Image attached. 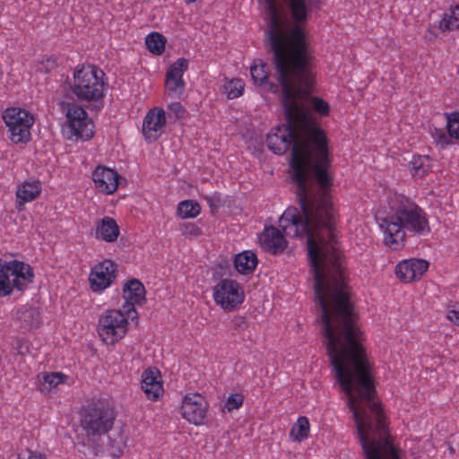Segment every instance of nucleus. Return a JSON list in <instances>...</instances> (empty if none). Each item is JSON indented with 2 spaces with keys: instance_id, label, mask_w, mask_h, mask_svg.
Listing matches in <instances>:
<instances>
[{
  "instance_id": "20",
  "label": "nucleus",
  "mask_w": 459,
  "mask_h": 459,
  "mask_svg": "<svg viewBox=\"0 0 459 459\" xmlns=\"http://www.w3.org/2000/svg\"><path fill=\"white\" fill-rule=\"evenodd\" d=\"M119 227L117 221L111 217L106 216L96 224V238L106 242L111 243L116 241L119 236Z\"/></svg>"
},
{
  "instance_id": "42",
  "label": "nucleus",
  "mask_w": 459,
  "mask_h": 459,
  "mask_svg": "<svg viewBox=\"0 0 459 459\" xmlns=\"http://www.w3.org/2000/svg\"><path fill=\"white\" fill-rule=\"evenodd\" d=\"M56 67V62L53 58H47L38 65V71L41 73H49Z\"/></svg>"
},
{
  "instance_id": "45",
  "label": "nucleus",
  "mask_w": 459,
  "mask_h": 459,
  "mask_svg": "<svg viewBox=\"0 0 459 459\" xmlns=\"http://www.w3.org/2000/svg\"><path fill=\"white\" fill-rule=\"evenodd\" d=\"M2 75H3V73H2V71L0 70V78L2 77Z\"/></svg>"
},
{
  "instance_id": "10",
  "label": "nucleus",
  "mask_w": 459,
  "mask_h": 459,
  "mask_svg": "<svg viewBox=\"0 0 459 459\" xmlns=\"http://www.w3.org/2000/svg\"><path fill=\"white\" fill-rule=\"evenodd\" d=\"M62 107L67 117V125L73 135L83 140L93 136V124L88 117L87 112L75 103L63 102Z\"/></svg>"
},
{
  "instance_id": "11",
  "label": "nucleus",
  "mask_w": 459,
  "mask_h": 459,
  "mask_svg": "<svg viewBox=\"0 0 459 459\" xmlns=\"http://www.w3.org/2000/svg\"><path fill=\"white\" fill-rule=\"evenodd\" d=\"M117 264L109 259L96 264L90 272L89 283L93 292L109 288L117 276Z\"/></svg>"
},
{
  "instance_id": "5",
  "label": "nucleus",
  "mask_w": 459,
  "mask_h": 459,
  "mask_svg": "<svg viewBox=\"0 0 459 459\" xmlns=\"http://www.w3.org/2000/svg\"><path fill=\"white\" fill-rule=\"evenodd\" d=\"M115 419L113 408L108 403L98 402L83 409L80 426L88 440L96 443L113 428Z\"/></svg>"
},
{
  "instance_id": "33",
  "label": "nucleus",
  "mask_w": 459,
  "mask_h": 459,
  "mask_svg": "<svg viewBox=\"0 0 459 459\" xmlns=\"http://www.w3.org/2000/svg\"><path fill=\"white\" fill-rule=\"evenodd\" d=\"M20 318L30 326H37L39 323V313L34 307H28L21 310Z\"/></svg>"
},
{
  "instance_id": "39",
  "label": "nucleus",
  "mask_w": 459,
  "mask_h": 459,
  "mask_svg": "<svg viewBox=\"0 0 459 459\" xmlns=\"http://www.w3.org/2000/svg\"><path fill=\"white\" fill-rule=\"evenodd\" d=\"M168 113L169 118L177 120L185 116L186 109L180 102L175 101L168 106Z\"/></svg>"
},
{
  "instance_id": "14",
  "label": "nucleus",
  "mask_w": 459,
  "mask_h": 459,
  "mask_svg": "<svg viewBox=\"0 0 459 459\" xmlns=\"http://www.w3.org/2000/svg\"><path fill=\"white\" fill-rule=\"evenodd\" d=\"M428 268V261L420 258H411L399 262L395 266L394 273L401 281L410 283L420 280Z\"/></svg>"
},
{
  "instance_id": "30",
  "label": "nucleus",
  "mask_w": 459,
  "mask_h": 459,
  "mask_svg": "<svg viewBox=\"0 0 459 459\" xmlns=\"http://www.w3.org/2000/svg\"><path fill=\"white\" fill-rule=\"evenodd\" d=\"M410 164L414 176L421 178L429 171V160L427 156L413 157Z\"/></svg>"
},
{
  "instance_id": "26",
  "label": "nucleus",
  "mask_w": 459,
  "mask_h": 459,
  "mask_svg": "<svg viewBox=\"0 0 459 459\" xmlns=\"http://www.w3.org/2000/svg\"><path fill=\"white\" fill-rule=\"evenodd\" d=\"M201 212L200 204L194 200L181 201L177 207V214L181 219L196 218Z\"/></svg>"
},
{
  "instance_id": "36",
  "label": "nucleus",
  "mask_w": 459,
  "mask_h": 459,
  "mask_svg": "<svg viewBox=\"0 0 459 459\" xmlns=\"http://www.w3.org/2000/svg\"><path fill=\"white\" fill-rule=\"evenodd\" d=\"M446 128L451 137L459 140V113H453L447 117Z\"/></svg>"
},
{
  "instance_id": "9",
  "label": "nucleus",
  "mask_w": 459,
  "mask_h": 459,
  "mask_svg": "<svg viewBox=\"0 0 459 459\" xmlns=\"http://www.w3.org/2000/svg\"><path fill=\"white\" fill-rule=\"evenodd\" d=\"M215 303L225 311L236 309L245 299L243 289L238 282L230 279H223L213 288Z\"/></svg>"
},
{
  "instance_id": "27",
  "label": "nucleus",
  "mask_w": 459,
  "mask_h": 459,
  "mask_svg": "<svg viewBox=\"0 0 459 459\" xmlns=\"http://www.w3.org/2000/svg\"><path fill=\"white\" fill-rule=\"evenodd\" d=\"M166 38L159 32H152L145 38V44L150 52L161 55L164 52Z\"/></svg>"
},
{
  "instance_id": "1",
  "label": "nucleus",
  "mask_w": 459,
  "mask_h": 459,
  "mask_svg": "<svg viewBox=\"0 0 459 459\" xmlns=\"http://www.w3.org/2000/svg\"><path fill=\"white\" fill-rule=\"evenodd\" d=\"M293 47L292 52L273 51L288 125L273 128L266 143L275 154L284 153L292 143L291 177L301 212L287 208L279 226L286 236L307 239L321 320L355 321L335 239L327 138L300 101L314 84V52L305 42Z\"/></svg>"
},
{
  "instance_id": "22",
  "label": "nucleus",
  "mask_w": 459,
  "mask_h": 459,
  "mask_svg": "<svg viewBox=\"0 0 459 459\" xmlns=\"http://www.w3.org/2000/svg\"><path fill=\"white\" fill-rule=\"evenodd\" d=\"M314 61H316V56H314ZM313 73H315V62H313ZM314 83H316V74H314ZM314 86H312L311 91H314ZM312 92L307 94L306 97L300 99V101L309 108V112H311V108L317 113L321 117H327L330 114V106L329 104L320 97H311L308 99ZM312 114V113H310ZM313 116V115H311ZM314 118V117H312Z\"/></svg>"
},
{
  "instance_id": "38",
  "label": "nucleus",
  "mask_w": 459,
  "mask_h": 459,
  "mask_svg": "<svg viewBox=\"0 0 459 459\" xmlns=\"http://www.w3.org/2000/svg\"><path fill=\"white\" fill-rule=\"evenodd\" d=\"M108 446V451L112 456H120L124 452L125 443L122 440V437H119L118 439L111 440L109 437Z\"/></svg>"
},
{
  "instance_id": "40",
  "label": "nucleus",
  "mask_w": 459,
  "mask_h": 459,
  "mask_svg": "<svg viewBox=\"0 0 459 459\" xmlns=\"http://www.w3.org/2000/svg\"><path fill=\"white\" fill-rule=\"evenodd\" d=\"M231 328L235 331H245L248 328L249 323L244 316H235L230 322Z\"/></svg>"
},
{
  "instance_id": "23",
  "label": "nucleus",
  "mask_w": 459,
  "mask_h": 459,
  "mask_svg": "<svg viewBox=\"0 0 459 459\" xmlns=\"http://www.w3.org/2000/svg\"><path fill=\"white\" fill-rule=\"evenodd\" d=\"M258 259L256 255L251 250H246L235 256L234 266L241 274H250L256 268Z\"/></svg>"
},
{
  "instance_id": "29",
  "label": "nucleus",
  "mask_w": 459,
  "mask_h": 459,
  "mask_svg": "<svg viewBox=\"0 0 459 459\" xmlns=\"http://www.w3.org/2000/svg\"><path fill=\"white\" fill-rule=\"evenodd\" d=\"M309 433V421L307 417H299L290 429V436L295 441H301L307 437Z\"/></svg>"
},
{
  "instance_id": "25",
  "label": "nucleus",
  "mask_w": 459,
  "mask_h": 459,
  "mask_svg": "<svg viewBox=\"0 0 459 459\" xmlns=\"http://www.w3.org/2000/svg\"><path fill=\"white\" fill-rule=\"evenodd\" d=\"M68 377L61 372H44L38 376L39 390L43 394H48L58 385L65 383Z\"/></svg>"
},
{
  "instance_id": "15",
  "label": "nucleus",
  "mask_w": 459,
  "mask_h": 459,
  "mask_svg": "<svg viewBox=\"0 0 459 459\" xmlns=\"http://www.w3.org/2000/svg\"><path fill=\"white\" fill-rule=\"evenodd\" d=\"M141 389L150 401H159L164 395L163 381L160 372L149 368L142 373Z\"/></svg>"
},
{
  "instance_id": "21",
  "label": "nucleus",
  "mask_w": 459,
  "mask_h": 459,
  "mask_svg": "<svg viewBox=\"0 0 459 459\" xmlns=\"http://www.w3.org/2000/svg\"><path fill=\"white\" fill-rule=\"evenodd\" d=\"M432 28H437L441 32L459 30V4L451 6L442 14L438 23L430 25L427 31L432 33Z\"/></svg>"
},
{
  "instance_id": "43",
  "label": "nucleus",
  "mask_w": 459,
  "mask_h": 459,
  "mask_svg": "<svg viewBox=\"0 0 459 459\" xmlns=\"http://www.w3.org/2000/svg\"><path fill=\"white\" fill-rule=\"evenodd\" d=\"M18 459H47L46 456L40 453L31 450H26L19 454Z\"/></svg>"
},
{
  "instance_id": "13",
  "label": "nucleus",
  "mask_w": 459,
  "mask_h": 459,
  "mask_svg": "<svg viewBox=\"0 0 459 459\" xmlns=\"http://www.w3.org/2000/svg\"><path fill=\"white\" fill-rule=\"evenodd\" d=\"M167 124L166 112L162 108H151L143 120V134L146 142L157 141L165 132Z\"/></svg>"
},
{
  "instance_id": "18",
  "label": "nucleus",
  "mask_w": 459,
  "mask_h": 459,
  "mask_svg": "<svg viewBox=\"0 0 459 459\" xmlns=\"http://www.w3.org/2000/svg\"><path fill=\"white\" fill-rule=\"evenodd\" d=\"M259 240L263 249L273 255L281 253L287 247V240L284 235L273 226L264 228Z\"/></svg>"
},
{
  "instance_id": "44",
  "label": "nucleus",
  "mask_w": 459,
  "mask_h": 459,
  "mask_svg": "<svg viewBox=\"0 0 459 459\" xmlns=\"http://www.w3.org/2000/svg\"><path fill=\"white\" fill-rule=\"evenodd\" d=\"M196 1H197V0H185V2H186V4L195 3V2H196Z\"/></svg>"
},
{
  "instance_id": "16",
  "label": "nucleus",
  "mask_w": 459,
  "mask_h": 459,
  "mask_svg": "<svg viewBox=\"0 0 459 459\" xmlns=\"http://www.w3.org/2000/svg\"><path fill=\"white\" fill-rule=\"evenodd\" d=\"M145 288L143 284L137 279H132L127 281L123 287V297L125 303L123 308L126 312L131 313L134 317H137L136 305H142L145 300Z\"/></svg>"
},
{
  "instance_id": "17",
  "label": "nucleus",
  "mask_w": 459,
  "mask_h": 459,
  "mask_svg": "<svg viewBox=\"0 0 459 459\" xmlns=\"http://www.w3.org/2000/svg\"><path fill=\"white\" fill-rule=\"evenodd\" d=\"M119 178L117 171L102 165L97 166L91 174L95 188L107 195L116 192Z\"/></svg>"
},
{
  "instance_id": "7",
  "label": "nucleus",
  "mask_w": 459,
  "mask_h": 459,
  "mask_svg": "<svg viewBox=\"0 0 459 459\" xmlns=\"http://www.w3.org/2000/svg\"><path fill=\"white\" fill-rule=\"evenodd\" d=\"M134 319L137 317L126 312L123 307L119 309H107L99 318L98 334L106 344H115L126 336L129 320Z\"/></svg>"
},
{
  "instance_id": "6",
  "label": "nucleus",
  "mask_w": 459,
  "mask_h": 459,
  "mask_svg": "<svg viewBox=\"0 0 459 459\" xmlns=\"http://www.w3.org/2000/svg\"><path fill=\"white\" fill-rule=\"evenodd\" d=\"M33 279L30 264L18 260L4 262L0 264V296H9L13 290L23 291Z\"/></svg>"
},
{
  "instance_id": "28",
  "label": "nucleus",
  "mask_w": 459,
  "mask_h": 459,
  "mask_svg": "<svg viewBox=\"0 0 459 459\" xmlns=\"http://www.w3.org/2000/svg\"><path fill=\"white\" fill-rule=\"evenodd\" d=\"M245 83L241 79H231L227 81L222 86V92L228 99L233 100L243 94Z\"/></svg>"
},
{
  "instance_id": "31",
  "label": "nucleus",
  "mask_w": 459,
  "mask_h": 459,
  "mask_svg": "<svg viewBox=\"0 0 459 459\" xmlns=\"http://www.w3.org/2000/svg\"><path fill=\"white\" fill-rule=\"evenodd\" d=\"M188 68V61L186 58H178L174 62L167 71V75L176 77L177 79L183 78L184 73Z\"/></svg>"
},
{
  "instance_id": "35",
  "label": "nucleus",
  "mask_w": 459,
  "mask_h": 459,
  "mask_svg": "<svg viewBox=\"0 0 459 459\" xmlns=\"http://www.w3.org/2000/svg\"><path fill=\"white\" fill-rule=\"evenodd\" d=\"M244 396L241 394H234L228 397L226 400L223 411L230 412L233 410L238 409L243 405Z\"/></svg>"
},
{
  "instance_id": "24",
  "label": "nucleus",
  "mask_w": 459,
  "mask_h": 459,
  "mask_svg": "<svg viewBox=\"0 0 459 459\" xmlns=\"http://www.w3.org/2000/svg\"><path fill=\"white\" fill-rule=\"evenodd\" d=\"M253 81L258 84L264 86L269 91L275 93L279 91V86L268 82L267 66L263 62H255L250 68Z\"/></svg>"
},
{
  "instance_id": "12",
  "label": "nucleus",
  "mask_w": 459,
  "mask_h": 459,
  "mask_svg": "<svg viewBox=\"0 0 459 459\" xmlns=\"http://www.w3.org/2000/svg\"><path fill=\"white\" fill-rule=\"evenodd\" d=\"M208 404L204 397L197 393L187 394L181 403V415L189 423L201 425L204 423Z\"/></svg>"
},
{
  "instance_id": "32",
  "label": "nucleus",
  "mask_w": 459,
  "mask_h": 459,
  "mask_svg": "<svg viewBox=\"0 0 459 459\" xmlns=\"http://www.w3.org/2000/svg\"><path fill=\"white\" fill-rule=\"evenodd\" d=\"M165 85L169 93L175 95L182 94L185 88V82L183 81V78L177 79L176 77L174 78L167 74L165 79Z\"/></svg>"
},
{
  "instance_id": "41",
  "label": "nucleus",
  "mask_w": 459,
  "mask_h": 459,
  "mask_svg": "<svg viewBox=\"0 0 459 459\" xmlns=\"http://www.w3.org/2000/svg\"><path fill=\"white\" fill-rule=\"evenodd\" d=\"M446 318L459 327V305H453L447 309Z\"/></svg>"
},
{
  "instance_id": "19",
  "label": "nucleus",
  "mask_w": 459,
  "mask_h": 459,
  "mask_svg": "<svg viewBox=\"0 0 459 459\" xmlns=\"http://www.w3.org/2000/svg\"><path fill=\"white\" fill-rule=\"evenodd\" d=\"M41 193V185L39 181H24L20 184L15 192L16 208L22 211L25 204L35 200Z\"/></svg>"
},
{
  "instance_id": "4",
  "label": "nucleus",
  "mask_w": 459,
  "mask_h": 459,
  "mask_svg": "<svg viewBox=\"0 0 459 459\" xmlns=\"http://www.w3.org/2000/svg\"><path fill=\"white\" fill-rule=\"evenodd\" d=\"M108 83L104 72L95 65L76 67L70 89L81 101H98L103 99Z\"/></svg>"
},
{
  "instance_id": "34",
  "label": "nucleus",
  "mask_w": 459,
  "mask_h": 459,
  "mask_svg": "<svg viewBox=\"0 0 459 459\" xmlns=\"http://www.w3.org/2000/svg\"><path fill=\"white\" fill-rule=\"evenodd\" d=\"M431 135L434 139V142L439 145L442 149L447 147L448 145H451L453 143L451 140V136L448 134V135L446 134V132L442 129L434 128L431 131Z\"/></svg>"
},
{
  "instance_id": "3",
  "label": "nucleus",
  "mask_w": 459,
  "mask_h": 459,
  "mask_svg": "<svg viewBox=\"0 0 459 459\" xmlns=\"http://www.w3.org/2000/svg\"><path fill=\"white\" fill-rule=\"evenodd\" d=\"M264 2L268 23V39L272 51L292 52L296 42H305L311 52L314 48L308 32L299 25L285 30V21L280 13L277 0H263ZM315 0H289V6L293 19L302 22L307 20V13Z\"/></svg>"
},
{
  "instance_id": "2",
  "label": "nucleus",
  "mask_w": 459,
  "mask_h": 459,
  "mask_svg": "<svg viewBox=\"0 0 459 459\" xmlns=\"http://www.w3.org/2000/svg\"><path fill=\"white\" fill-rule=\"evenodd\" d=\"M390 212L378 221L383 243L393 251L405 246L407 234L425 236L430 232L425 211L403 195L393 194L388 197Z\"/></svg>"
},
{
  "instance_id": "37",
  "label": "nucleus",
  "mask_w": 459,
  "mask_h": 459,
  "mask_svg": "<svg viewBox=\"0 0 459 459\" xmlns=\"http://www.w3.org/2000/svg\"><path fill=\"white\" fill-rule=\"evenodd\" d=\"M182 235L186 237L197 238L202 234V230L194 222H185L179 227Z\"/></svg>"
},
{
  "instance_id": "8",
  "label": "nucleus",
  "mask_w": 459,
  "mask_h": 459,
  "mask_svg": "<svg viewBox=\"0 0 459 459\" xmlns=\"http://www.w3.org/2000/svg\"><path fill=\"white\" fill-rule=\"evenodd\" d=\"M3 119L9 128L12 142L19 143L30 140L34 117L28 110L18 107L8 108L3 113Z\"/></svg>"
}]
</instances>
